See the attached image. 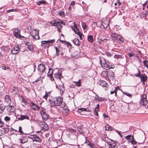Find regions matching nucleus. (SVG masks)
Here are the masks:
<instances>
[{
	"instance_id": "nucleus-1",
	"label": "nucleus",
	"mask_w": 148,
	"mask_h": 148,
	"mask_svg": "<svg viewBox=\"0 0 148 148\" xmlns=\"http://www.w3.org/2000/svg\"><path fill=\"white\" fill-rule=\"evenodd\" d=\"M103 141L102 142V145H100V147H103L105 145V142H106L109 145L108 148H115L116 145V142L113 140L109 139L108 137H105L102 139Z\"/></svg>"
},
{
	"instance_id": "nucleus-2",
	"label": "nucleus",
	"mask_w": 148,
	"mask_h": 148,
	"mask_svg": "<svg viewBox=\"0 0 148 148\" xmlns=\"http://www.w3.org/2000/svg\"><path fill=\"white\" fill-rule=\"evenodd\" d=\"M100 63L101 64V67L106 70L109 69L111 68H114V65H111L108 62H106L105 59L103 57H100Z\"/></svg>"
},
{
	"instance_id": "nucleus-3",
	"label": "nucleus",
	"mask_w": 148,
	"mask_h": 148,
	"mask_svg": "<svg viewBox=\"0 0 148 148\" xmlns=\"http://www.w3.org/2000/svg\"><path fill=\"white\" fill-rule=\"evenodd\" d=\"M63 99L60 97H58L52 99H49V101L51 106H59L61 104Z\"/></svg>"
},
{
	"instance_id": "nucleus-4",
	"label": "nucleus",
	"mask_w": 148,
	"mask_h": 148,
	"mask_svg": "<svg viewBox=\"0 0 148 148\" xmlns=\"http://www.w3.org/2000/svg\"><path fill=\"white\" fill-rule=\"evenodd\" d=\"M111 37L113 40L116 42H122L124 41V39L121 36L115 33L112 34Z\"/></svg>"
},
{
	"instance_id": "nucleus-5",
	"label": "nucleus",
	"mask_w": 148,
	"mask_h": 148,
	"mask_svg": "<svg viewBox=\"0 0 148 148\" xmlns=\"http://www.w3.org/2000/svg\"><path fill=\"white\" fill-rule=\"evenodd\" d=\"M73 26L71 27V28L75 33L77 34L79 36L80 39H82V34L79 32V29L77 27V24L75 23H73Z\"/></svg>"
},
{
	"instance_id": "nucleus-6",
	"label": "nucleus",
	"mask_w": 148,
	"mask_h": 148,
	"mask_svg": "<svg viewBox=\"0 0 148 148\" xmlns=\"http://www.w3.org/2000/svg\"><path fill=\"white\" fill-rule=\"evenodd\" d=\"M38 33V31H37L36 30L33 29L30 32V35L35 40H37L40 38Z\"/></svg>"
},
{
	"instance_id": "nucleus-7",
	"label": "nucleus",
	"mask_w": 148,
	"mask_h": 148,
	"mask_svg": "<svg viewBox=\"0 0 148 148\" xmlns=\"http://www.w3.org/2000/svg\"><path fill=\"white\" fill-rule=\"evenodd\" d=\"M146 94H143L141 96L140 101V104L141 105L145 106L147 103V99Z\"/></svg>"
},
{
	"instance_id": "nucleus-8",
	"label": "nucleus",
	"mask_w": 148,
	"mask_h": 148,
	"mask_svg": "<svg viewBox=\"0 0 148 148\" xmlns=\"http://www.w3.org/2000/svg\"><path fill=\"white\" fill-rule=\"evenodd\" d=\"M29 137L32 139V140L38 142L39 143L41 142L42 140L41 139L36 135H30Z\"/></svg>"
},
{
	"instance_id": "nucleus-9",
	"label": "nucleus",
	"mask_w": 148,
	"mask_h": 148,
	"mask_svg": "<svg viewBox=\"0 0 148 148\" xmlns=\"http://www.w3.org/2000/svg\"><path fill=\"white\" fill-rule=\"evenodd\" d=\"M62 24H63V21L59 20L58 21H57L55 27L57 28L58 31L59 32H61V30L62 27Z\"/></svg>"
},
{
	"instance_id": "nucleus-10",
	"label": "nucleus",
	"mask_w": 148,
	"mask_h": 148,
	"mask_svg": "<svg viewBox=\"0 0 148 148\" xmlns=\"http://www.w3.org/2000/svg\"><path fill=\"white\" fill-rule=\"evenodd\" d=\"M40 113L42 116V119L46 121L48 119V115L45 111L44 110L41 111L40 112Z\"/></svg>"
},
{
	"instance_id": "nucleus-11",
	"label": "nucleus",
	"mask_w": 148,
	"mask_h": 148,
	"mask_svg": "<svg viewBox=\"0 0 148 148\" xmlns=\"http://www.w3.org/2000/svg\"><path fill=\"white\" fill-rule=\"evenodd\" d=\"M110 22V20H104L101 23L102 25L104 28H107L109 25Z\"/></svg>"
},
{
	"instance_id": "nucleus-12",
	"label": "nucleus",
	"mask_w": 148,
	"mask_h": 148,
	"mask_svg": "<svg viewBox=\"0 0 148 148\" xmlns=\"http://www.w3.org/2000/svg\"><path fill=\"white\" fill-rule=\"evenodd\" d=\"M4 99V102L7 105H9L11 102L10 98L8 95H6Z\"/></svg>"
},
{
	"instance_id": "nucleus-13",
	"label": "nucleus",
	"mask_w": 148,
	"mask_h": 148,
	"mask_svg": "<svg viewBox=\"0 0 148 148\" xmlns=\"http://www.w3.org/2000/svg\"><path fill=\"white\" fill-rule=\"evenodd\" d=\"M20 32V30L19 29H15L13 33L14 36L16 38H20L21 37L23 38L24 37L21 35Z\"/></svg>"
},
{
	"instance_id": "nucleus-14",
	"label": "nucleus",
	"mask_w": 148,
	"mask_h": 148,
	"mask_svg": "<svg viewBox=\"0 0 148 148\" xmlns=\"http://www.w3.org/2000/svg\"><path fill=\"white\" fill-rule=\"evenodd\" d=\"M18 119L19 120H23L24 119H29V117L27 115H18Z\"/></svg>"
},
{
	"instance_id": "nucleus-15",
	"label": "nucleus",
	"mask_w": 148,
	"mask_h": 148,
	"mask_svg": "<svg viewBox=\"0 0 148 148\" xmlns=\"http://www.w3.org/2000/svg\"><path fill=\"white\" fill-rule=\"evenodd\" d=\"M45 69V66L43 64H40L38 66V70L40 72H43Z\"/></svg>"
},
{
	"instance_id": "nucleus-16",
	"label": "nucleus",
	"mask_w": 148,
	"mask_h": 148,
	"mask_svg": "<svg viewBox=\"0 0 148 148\" xmlns=\"http://www.w3.org/2000/svg\"><path fill=\"white\" fill-rule=\"evenodd\" d=\"M30 106L32 109L34 110H39L40 109V108L36 104L33 103V102L31 103Z\"/></svg>"
},
{
	"instance_id": "nucleus-17",
	"label": "nucleus",
	"mask_w": 148,
	"mask_h": 148,
	"mask_svg": "<svg viewBox=\"0 0 148 148\" xmlns=\"http://www.w3.org/2000/svg\"><path fill=\"white\" fill-rule=\"evenodd\" d=\"M19 48L18 46L14 47L13 49L11 50V53L13 54H15L19 52Z\"/></svg>"
},
{
	"instance_id": "nucleus-18",
	"label": "nucleus",
	"mask_w": 148,
	"mask_h": 148,
	"mask_svg": "<svg viewBox=\"0 0 148 148\" xmlns=\"http://www.w3.org/2000/svg\"><path fill=\"white\" fill-rule=\"evenodd\" d=\"M41 127L42 129L44 130H46L48 129V125L45 122L42 123Z\"/></svg>"
},
{
	"instance_id": "nucleus-19",
	"label": "nucleus",
	"mask_w": 148,
	"mask_h": 148,
	"mask_svg": "<svg viewBox=\"0 0 148 148\" xmlns=\"http://www.w3.org/2000/svg\"><path fill=\"white\" fill-rule=\"evenodd\" d=\"M19 139L20 142L22 143H24L27 142L28 140L27 137L24 136L21 137Z\"/></svg>"
},
{
	"instance_id": "nucleus-20",
	"label": "nucleus",
	"mask_w": 148,
	"mask_h": 148,
	"mask_svg": "<svg viewBox=\"0 0 148 148\" xmlns=\"http://www.w3.org/2000/svg\"><path fill=\"white\" fill-rule=\"evenodd\" d=\"M140 78L141 81L144 82L147 80V77L146 75L144 74H142Z\"/></svg>"
},
{
	"instance_id": "nucleus-21",
	"label": "nucleus",
	"mask_w": 148,
	"mask_h": 148,
	"mask_svg": "<svg viewBox=\"0 0 148 148\" xmlns=\"http://www.w3.org/2000/svg\"><path fill=\"white\" fill-rule=\"evenodd\" d=\"M7 109L8 112H14V107L13 106H9L7 107Z\"/></svg>"
},
{
	"instance_id": "nucleus-22",
	"label": "nucleus",
	"mask_w": 148,
	"mask_h": 148,
	"mask_svg": "<svg viewBox=\"0 0 148 148\" xmlns=\"http://www.w3.org/2000/svg\"><path fill=\"white\" fill-rule=\"evenodd\" d=\"M25 43L27 46V47L28 49L31 51H33V49L32 45H31V44L28 42H25Z\"/></svg>"
},
{
	"instance_id": "nucleus-23",
	"label": "nucleus",
	"mask_w": 148,
	"mask_h": 148,
	"mask_svg": "<svg viewBox=\"0 0 148 148\" xmlns=\"http://www.w3.org/2000/svg\"><path fill=\"white\" fill-rule=\"evenodd\" d=\"M47 41V45L48 47H49L50 45H51V44L55 42V39L49 40Z\"/></svg>"
},
{
	"instance_id": "nucleus-24",
	"label": "nucleus",
	"mask_w": 148,
	"mask_h": 148,
	"mask_svg": "<svg viewBox=\"0 0 148 148\" xmlns=\"http://www.w3.org/2000/svg\"><path fill=\"white\" fill-rule=\"evenodd\" d=\"M99 108V104H97L96 107L95 108L94 110V114L97 116L98 115V112Z\"/></svg>"
},
{
	"instance_id": "nucleus-25",
	"label": "nucleus",
	"mask_w": 148,
	"mask_h": 148,
	"mask_svg": "<svg viewBox=\"0 0 148 148\" xmlns=\"http://www.w3.org/2000/svg\"><path fill=\"white\" fill-rule=\"evenodd\" d=\"M125 138L128 139V141L129 142H132L134 139L133 137L130 135L127 136L125 137Z\"/></svg>"
},
{
	"instance_id": "nucleus-26",
	"label": "nucleus",
	"mask_w": 148,
	"mask_h": 148,
	"mask_svg": "<svg viewBox=\"0 0 148 148\" xmlns=\"http://www.w3.org/2000/svg\"><path fill=\"white\" fill-rule=\"evenodd\" d=\"M61 74L59 71L54 74V77L58 79H60L61 78Z\"/></svg>"
},
{
	"instance_id": "nucleus-27",
	"label": "nucleus",
	"mask_w": 148,
	"mask_h": 148,
	"mask_svg": "<svg viewBox=\"0 0 148 148\" xmlns=\"http://www.w3.org/2000/svg\"><path fill=\"white\" fill-rule=\"evenodd\" d=\"M100 85L103 87H106L108 84L104 80L100 81Z\"/></svg>"
},
{
	"instance_id": "nucleus-28",
	"label": "nucleus",
	"mask_w": 148,
	"mask_h": 148,
	"mask_svg": "<svg viewBox=\"0 0 148 148\" xmlns=\"http://www.w3.org/2000/svg\"><path fill=\"white\" fill-rule=\"evenodd\" d=\"M74 43L77 46H79L80 44V42L79 40L77 38H75L73 41Z\"/></svg>"
},
{
	"instance_id": "nucleus-29",
	"label": "nucleus",
	"mask_w": 148,
	"mask_h": 148,
	"mask_svg": "<svg viewBox=\"0 0 148 148\" xmlns=\"http://www.w3.org/2000/svg\"><path fill=\"white\" fill-rule=\"evenodd\" d=\"M69 112V110L67 108H64L62 110V112L64 115H66Z\"/></svg>"
},
{
	"instance_id": "nucleus-30",
	"label": "nucleus",
	"mask_w": 148,
	"mask_h": 148,
	"mask_svg": "<svg viewBox=\"0 0 148 148\" xmlns=\"http://www.w3.org/2000/svg\"><path fill=\"white\" fill-rule=\"evenodd\" d=\"M50 70H49V72L48 73L47 75L49 76V77L50 78V79L51 80H53L54 79L52 76L53 71H52L51 73H50Z\"/></svg>"
},
{
	"instance_id": "nucleus-31",
	"label": "nucleus",
	"mask_w": 148,
	"mask_h": 148,
	"mask_svg": "<svg viewBox=\"0 0 148 148\" xmlns=\"http://www.w3.org/2000/svg\"><path fill=\"white\" fill-rule=\"evenodd\" d=\"M87 39L88 41L91 42H92L93 40V36L92 35L88 36Z\"/></svg>"
},
{
	"instance_id": "nucleus-32",
	"label": "nucleus",
	"mask_w": 148,
	"mask_h": 148,
	"mask_svg": "<svg viewBox=\"0 0 148 148\" xmlns=\"http://www.w3.org/2000/svg\"><path fill=\"white\" fill-rule=\"evenodd\" d=\"M55 48L56 51V55L57 56H60V53L61 52L60 49H59L57 47H55Z\"/></svg>"
},
{
	"instance_id": "nucleus-33",
	"label": "nucleus",
	"mask_w": 148,
	"mask_h": 148,
	"mask_svg": "<svg viewBox=\"0 0 148 148\" xmlns=\"http://www.w3.org/2000/svg\"><path fill=\"white\" fill-rule=\"evenodd\" d=\"M6 106H3L1 105L0 106V112L1 113H2L4 109H5Z\"/></svg>"
},
{
	"instance_id": "nucleus-34",
	"label": "nucleus",
	"mask_w": 148,
	"mask_h": 148,
	"mask_svg": "<svg viewBox=\"0 0 148 148\" xmlns=\"http://www.w3.org/2000/svg\"><path fill=\"white\" fill-rule=\"evenodd\" d=\"M70 137L71 139L74 140H75L77 138L76 135L73 133L70 135Z\"/></svg>"
},
{
	"instance_id": "nucleus-35",
	"label": "nucleus",
	"mask_w": 148,
	"mask_h": 148,
	"mask_svg": "<svg viewBox=\"0 0 148 148\" xmlns=\"http://www.w3.org/2000/svg\"><path fill=\"white\" fill-rule=\"evenodd\" d=\"M81 79H79L77 82H73L74 83H75V84L76 85V86H77L78 87H79L81 85Z\"/></svg>"
},
{
	"instance_id": "nucleus-36",
	"label": "nucleus",
	"mask_w": 148,
	"mask_h": 148,
	"mask_svg": "<svg viewBox=\"0 0 148 148\" xmlns=\"http://www.w3.org/2000/svg\"><path fill=\"white\" fill-rule=\"evenodd\" d=\"M78 131L79 132L83 134L85 132V131L83 130V127H79L78 128Z\"/></svg>"
},
{
	"instance_id": "nucleus-37",
	"label": "nucleus",
	"mask_w": 148,
	"mask_h": 148,
	"mask_svg": "<svg viewBox=\"0 0 148 148\" xmlns=\"http://www.w3.org/2000/svg\"><path fill=\"white\" fill-rule=\"evenodd\" d=\"M95 99L98 100V101H102L104 100V98L102 97H99L98 96L95 97Z\"/></svg>"
},
{
	"instance_id": "nucleus-38",
	"label": "nucleus",
	"mask_w": 148,
	"mask_h": 148,
	"mask_svg": "<svg viewBox=\"0 0 148 148\" xmlns=\"http://www.w3.org/2000/svg\"><path fill=\"white\" fill-rule=\"evenodd\" d=\"M46 3V1L44 0L41 1H39L37 2V4L38 5H40L41 4H45Z\"/></svg>"
},
{
	"instance_id": "nucleus-39",
	"label": "nucleus",
	"mask_w": 148,
	"mask_h": 148,
	"mask_svg": "<svg viewBox=\"0 0 148 148\" xmlns=\"http://www.w3.org/2000/svg\"><path fill=\"white\" fill-rule=\"evenodd\" d=\"M148 15V11H146L145 12H144L142 14V16L145 19H146V17L147 15Z\"/></svg>"
},
{
	"instance_id": "nucleus-40",
	"label": "nucleus",
	"mask_w": 148,
	"mask_h": 148,
	"mask_svg": "<svg viewBox=\"0 0 148 148\" xmlns=\"http://www.w3.org/2000/svg\"><path fill=\"white\" fill-rule=\"evenodd\" d=\"M143 64L148 69V61L146 60L143 61Z\"/></svg>"
},
{
	"instance_id": "nucleus-41",
	"label": "nucleus",
	"mask_w": 148,
	"mask_h": 148,
	"mask_svg": "<svg viewBox=\"0 0 148 148\" xmlns=\"http://www.w3.org/2000/svg\"><path fill=\"white\" fill-rule=\"evenodd\" d=\"M108 75H110L111 77H113L114 76V74L113 72L110 71L108 72Z\"/></svg>"
},
{
	"instance_id": "nucleus-42",
	"label": "nucleus",
	"mask_w": 148,
	"mask_h": 148,
	"mask_svg": "<svg viewBox=\"0 0 148 148\" xmlns=\"http://www.w3.org/2000/svg\"><path fill=\"white\" fill-rule=\"evenodd\" d=\"M21 102L24 103L25 105H26V103H27V102L26 100L25 99H24V97L22 96H21Z\"/></svg>"
},
{
	"instance_id": "nucleus-43",
	"label": "nucleus",
	"mask_w": 148,
	"mask_h": 148,
	"mask_svg": "<svg viewBox=\"0 0 148 148\" xmlns=\"http://www.w3.org/2000/svg\"><path fill=\"white\" fill-rule=\"evenodd\" d=\"M57 21H51L50 22V23L51 24L52 26H56Z\"/></svg>"
},
{
	"instance_id": "nucleus-44",
	"label": "nucleus",
	"mask_w": 148,
	"mask_h": 148,
	"mask_svg": "<svg viewBox=\"0 0 148 148\" xmlns=\"http://www.w3.org/2000/svg\"><path fill=\"white\" fill-rule=\"evenodd\" d=\"M58 14L61 16H63L64 15V13L62 11H60L59 12Z\"/></svg>"
},
{
	"instance_id": "nucleus-45",
	"label": "nucleus",
	"mask_w": 148,
	"mask_h": 148,
	"mask_svg": "<svg viewBox=\"0 0 148 148\" xmlns=\"http://www.w3.org/2000/svg\"><path fill=\"white\" fill-rule=\"evenodd\" d=\"M106 130H108L110 131H111L112 130V129L111 126L109 125H108L106 127Z\"/></svg>"
},
{
	"instance_id": "nucleus-46",
	"label": "nucleus",
	"mask_w": 148,
	"mask_h": 148,
	"mask_svg": "<svg viewBox=\"0 0 148 148\" xmlns=\"http://www.w3.org/2000/svg\"><path fill=\"white\" fill-rule=\"evenodd\" d=\"M121 56H122L121 55H115L114 56V57L117 59L121 58Z\"/></svg>"
},
{
	"instance_id": "nucleus-47",
	"label": "nucleus",
	"mask_w": 148,
	"mask_h": 148,
	"mask_svg": "<svg viewBox=\"0 0 148 148\" xmlns=\"http://www.w3.org/2000/svg\"><path fill=\"white\" fill-rule=\"evenodd\" d=\"M41 46H44V45L46 44L47 45V41H42L41 42Z\"/></svg>"
},
{
	"instance_id": "nucleus-48",
	"label": "nucleus",
	"mask_w": 148,
	"mask_h": 148,
	"mask_svg": "<svg viewBox=\"0 0 148 148\" xmlns=\"http://www.w3.org/2000/svg\"><path fill=\"white\" fill-rule=\"evenodd\" d=\"M82 27L84 29H86L87 27L86 24L84 23H82Z\"/></svg>"
},
{
	"instance_id": "nucleus-49",
	"label": "nucleus",
	"mask_w": 148,
	"mask_h": 148,
	"mask_svg": "<svg viewBox=\"0 0 148 148\" xmlns=\"http://www.w3.org/2000/svg\"><path fill=\"white\" fill-rule=\"evenodd\" d=\"M10 117L8 116H5L4 118L5 120L6 121H9L10 120Z\"/></svg>"
},
{
	"instance_id": "nucleus-50",
	"label": "nucleus",
	"mask_w": 148,
	"mask_h": 148,
	"mask_svg": "<svg viewBox=\"0 0 148 148\" xmlns=\"http://www.w3.org/2000/svg\"><path fill=\"white\" fill-rule=\"evenodd\" d=\"M100 40L101 41V42H106L108 41V39H100Z\"/></svg>"
},
{
	"instance_id": "nucleus-51",
	"label": "nucleus",
	"mask_w": 148,
	"mask_h": 148,
	"mask_svg": "<svg viewBox=\"0 0 148 148\" xmlns=\"http://www.w3.org/2000/svg\"><path fill=\"white\" fill-rule=\"evenodd\" d=\"M4 123L0 119V127H1L3 126Z\"/></svg>"
},
{
	"instance_id": "nucleus-52",
	"label": "nucleus",
	"mask_w": 148,
	"mask_h": 148,
	"mask_svg": "<svg viewBox=\"0 0 148 148\" xmlns=\"http://www.w3.org/2000/svg\"><path fill=\"white\" fill-rule=\"evenodd\" d=\"M114 93H115V96H116L117 95V93L116 90H114V91H111L110 92V94H112Z\"/></svg>"
},
{
	"instance_id": "nucleus-53",
	"label": "nucleus",
	"mask_w": 148,
	"mask_h": 148,
	"mask_svg": "<svg viewBox=\"0 0 148 148\" xmlns=\"http://www.w3.org/2000/svg\"><path fill=\"white\" fill-rule=\"evenodd\" d=\"M138 73L137 74H136L135 75L137 77H140L141 76L140 74V73L139 70H138Z\"/></svg>"
},
{
	"instance_id": "nucleus-54",
	"label": "nucleus",
	"mask_w": 148,
	"mask_h": 148,
	"mask_svg": "<svg viewBox=\"0 0 148 148\" xmlns=\"http://www.w3.org/2000/svg\"><path fill=\"white\" fill-rule=\"evenodd\" d=\"M106 54L107 56L108 57H110L111 56V54L109 52H106Z\"/></svg>"
},
{
	"instance_id": "nucleus-55",
	"label": "nucleus",
	"mask_w": 148,
	"mask_h": 148,
	"mask_svg": "<svg viewBox=\"0 0 148 148\" xmlns=\"http://www.w3.org/2000/svg\"><path fill=\"white\" fill-rule=\"evenodd\" d=\"M16 10L15 9H10L8 10V12H12L16 11Z\"/></svg>"
},
{
	"instance_id": "nucleus-56",
	"label": "nucleus",
	"mask_w": 148,
	"mask_h": 148,
	"mask_svg": "<svg viewBox=\"0 0 148 148\" xmlns=\"http://www.w3.org/2000/svg\"><path fill=\"white\" fill-rule=\"evenodd\" d=\"M115 148H123L122 146L120 145H116Z\"/></svg>"
},
{
	"instance_id": "nucleus-57",
	"label": "nucleus",
	"mask_w": 148,
	"mask_h": 148,
	"mask_svg": "<svg viewBox=\"0 0 148 148\" xmlns=\"http://www.w3.org/2000/svg\"><path fill=\"white\" fill-rule=\"evenodd\" d=\"M22 129V128L21 126H19V132L21 133H23Z\"/></svg>"
},
{
	"instance_id": "nucleus-58",
	"label": "nucleus",
	"mask_w": 148,
	"mask_h": 148,
	"mask_svg": "<svg viewBox=\"0 0 148 148\" xmlns=\"http://www.w3.org/2000/svg\"><path fill=\"white\" fill-rule=\"evenodd\" d=\"M134 55V53H128V55L130 57L133 56Z\"/></svg>"
},
{
	"instance_id": "nucleus-59",
	"label": "nucleus",
	"mask_w": 148,
	"mask_h": 148,
	"mask_svg": "<svg viewBox=\"0 0 148 148\" xmlns=\"http://www.w3.org/2000/svg\"><path fill=\"white\" fill-rule=\"evenodd\" d=\"M48 93L49 92H48V93H46L45 94V95L44 96V97L45 99H47V97H48Z\"/></svg>"
},
{
	"instance_id": "nucleus-60",
	"label": "nucleus",
	"mask_w": 148,
	"mask_h": 148,
	"mask_svg": "<svg viewBox=\"0 0 148 148\" xmlns=\"http://www.w3.org/2000/svg\"><path fill=\"white\" fill-rule=\"evenodd\" d=\"M131 143L132 144H136V142L134 139L131 142Z\"/></svg>"
},
{
	"instance_id": "nucleus-61",
	"label": "nucleus",
	"mask_w": 148,
	"mask_h": 148,
	"mask_svg": "<svg viewBox=\"0 0 148 148\" xmlns=\"http://www.w3.org/2000/svg\"><path fill=\"white\" fill-rule=\"evenodd\" d=\"M120 89V88L119 86H117L115 88V89L114 90L116 91V92H117V90H118Z\"/></svg>"
},
{
	"instance_id": "nucleus-62",
	"label": "nucleus",
	"mask_w": 148,
	"mask_h": 148,
	"mask_svg": "<svg viewBox=\"0 0 148 148\" xmlns=\"http://www.w3.org/2000/svg\"><path fill=\"white\" fill-rule=\"evenodd\" d=\"M75 2L74 1H72L70 4V5H73L75 4Z\"/></svg>"
},
{
	"instance_id": "nucleus-63",
	"label": "nucleus",
	"mask_w": 148,
	"mask_h": 148,
	"mask_svg": "<svg viewBox=\"0 0 148 148\" xmlns=\"http://www.w3.org/2000/svg\"><path fill=\"white\" fill-rule=\"evenodd\" d=\"M119 1V0H118L116 2H117L119 4V5L120 6L121 4V3Z\"/></svg>"
},
{
	"instance_id": "nucleus-64",
	"label": "nucleus",
	"mask_w": 148,
	"mask_h": 148,
	"mask_svg": "<svg viewBox=\"0 0 148 148\" xmlns=\"http://www.w3.org/2000/svg\"><path fill=\"white\" fill-rule=\"evenodd\" d=\"M103 115L105 118H107L108 117V115H106L105 113L103 114Z\"/></svg>"
}]
</instances>
